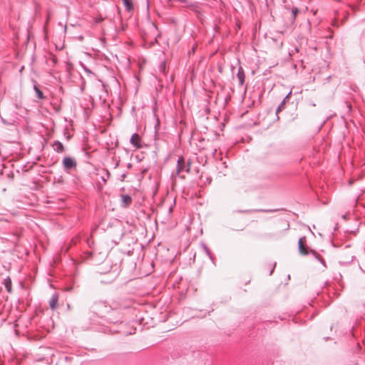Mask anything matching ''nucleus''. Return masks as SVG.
Returning <instances> with one entry per match:
<instances>
[{
  "mask_svg": "<svg viewBox=\"0 0 365 365\" xmlns=\"http://www.w3.org/2000/svg\"><path fill=\"white\" fill-rule=\"evenodd\" d=\"M202 247H203V249H204L205 252H206L207 255V256H208L211 259H212L211 252H210V250L207 248V247L205 244H203V245H202Z\"/></svg>",
  "mask_w": 365,
  "mask_h": 365,
  "instance_id": "13",
  "label": "nucleus"
},
{
  "mask_svg": "<svg viewBox=\"0 0 365 365\" xmlns=\"http://www.w3.org/2000/svg\"><path fill=\"white\" fill-rule=\"evenodd\" d=\"M237 77L239 80L240 86H242L245 83V74L243 68L241 66L238 69V71L237 73Z\"/></svg>",
  "mask_w": 365,
  "mask_h": 365,
  "instance_id": "8",
  "label": "nucleus"
},
{
  "mask_svg": "<svg viewBox=\"0 0 365 365\" xmlns=\"http://www.w3.org/2000/svg\"><path fill=\"white\" fill-rule=\"evenodd\" d=\"M34 89L35 92H36V91H38V90H40L36 85H34Z\"/></svg>",
  "mask_w": 365,
  "mask_h": 365,
  "instance_id": "20",
  "label": "nucleus"
},
{
  "mask_svg": "<svg viewBox=\"0 0 365 365\" xmlns=\"http://www.w3.org/2000/svg\"><path fill=\"white\" fill-rule=\"evenodd\" d=\"M304 240L305 237H301L298 241L299 252L302 255H307L309 254V247L306 245H304Z\"/></svg>",
  "mask_w": 365,
  "mask_h": 365,
  "instance_id": "4",
  "label": "nucleus"
},
{
  "mask_svg": "<svg viewBox=\"0 0 365 365\" xmlns=\"http://www.w3.org/2000/svg\"><path fill=\"white\" fill-rule=\"evenodd\" d=\"M166 69L165 63L161 62L159 66V71L162 73H165Z\"/></svg>",
  "mask_w": 365,
  "mask_h": 365,
  "instance_id": "14",
  "label": "nucleus"
},
{
  "mask_svg": "<svg viewBox=\"0 0 365 365\" xmlns=\"http://www.w3.org/2000/svg\"><path fill=\"white\" fill-rule=\"evenodd\" d=\"M58 302V294L57 292H54L52 294V297L49 301V306L52 310H54L56 309Z\"/></svg>",
  "mask_w": 365,
  "mask_h": 365,
  "instance_id": "7",
  "label": "nucleus"
},
{
  "mask_svg": "<svg viewBox=\"0 0 365 365\" xmlns=\"http://www.w3.org/2000/svg\"><path fill=\"white\" fill-rule=\"evenodd\" d=\"M190 163H188L187 165H185V160L182 156L178 158L177 160V166H176V175H179L181 172L186 171L187 173L190 172Z\"/></svg>",
  "mask_w": 365,
  "mask_h": 365,
  "instance_id": "1",
  "label": "nucleus"
},
{
  "mask_svg": "<svg viewBox=\"0 0 365 365\" xmlns=\"http://www.w3.org/2000/svg\"><path fill=\"white\" fill-rule=\"evenodd\" d=\"M3 284L5 287V288L6 289L7 292L9 293H11L12 291V283H11V279H10V277H7L6 279H4Z\"/></svg>",
  "mask_w": 365,
  "mask_h": 365,
  "instance_id": "9",
  "label": "nucleus"
},
{
  "mask_svg": "<svg viewBox=\"0 0 365 365\" xmlns=\"http://www.w3.org/2000/svg\"><path fill=\"white\" fill-rule=\"evenodd\" d=\"M292 94V91H290L286 96L285 98H284V101H286L287 98H289V96H291Z\"/></svg>",
  "mask_w": 365,
  "mask_h": 365,
  "instance_id": "19",
  "label": "nucleus"
},
{
  "mask_svg": "<svg viewBox=\"0 0 365 365\" xmlns=\"http://www.w3.org/2000/svg\"><path fill=\"white\" fill-rule=\"evenodd\" d=\"M273 271H274V267H273V268L272 269V270L270 271V273H269V274H270V275L272 274Z\"/></svg>",
  "mask_w": 365,
  "mask_h": 365,
  "instance_id": "23",
  "label": "nucleus"
},
{
  "mask_svg": "<svg viewBox=\"0 0 365 365\" xmlns=\"http://www.w3.org/2000/svg\"><path fill=\"white\" fill-rule=\"evenodd\" d=\"M130 142L135 148L138 149L141 148V145L140 144V137L138 133H133L131 135Z\"/></svg>",
  "mask_w": 365,
  "mask_h": 365,
  "instance_id": "6",
  "label": "nucleus"
},
{
  "mask_svg": "<svg viewBox=\"0 0 365 365\" xmlns=\"http://www.w3.org/2000/svg\"><path fill=\"white\" fill-rule=\"evenodd\" d=\"M132 199L131 197L128 195H122V202L125 205L128 206L131 203Z\"/></svg>",
  "mask_w": 365,
  "mask_h": 365,
  "instance_id": "11",
  "label": "nucleus"
},
{
  "mask_svg": "<svg viewBox=\"0 0 365 365\" xmlns=\"http://www.w3.org/2000/svg\"><path fill=\"white\" fill-rule=\"evenodd\" d=\"M125 177H126V174H125V173H124V174H123V175H121V180H123L125 178Z\"/></svg>",
  "mask_w": 365,
  "mask_h": 365,
  "instance_id": "21",
  "label": "nucleus"
},
{
  "mask_svg": "<svg viewBox=\"0 0 365 365\" xmlns=\"http://www.w3.org/2000/svg\"><path fill=\"white\" fill-rule=\"evenodd\" d=\"M67 307H68V309H71V307H70V305H69V304H68Z\"/></svg>",
  "mask_w": 365,
  "mask_h": 365,
  "instance_id": "26",
  "label": "nucleus"
},
{
  "mask_svg": "<svg viewBox=\"0 0 365 365\" xmlns=\"http://www.w3.org/2000/svg\"><path fill=\"white\" fill-rule=\"evenodd\" d=\"M36 96H37L38 98H39V99H43L44 98L43 93V92L41 90L36 91Z\"/></svg>",
  "mask_w": 365,
  "mask_h": 365,
  "instance_id": "16",
  "label": "nucleus"
},
{
  "mask_svg": "<svg viewBox=\"0 0 365 365\" xmlns=\"http://www.w3.org/2000/svg\"><path fill=\"white\" fill-rule=\"evenodd\" d=\"M96 309L101 314H106L109 312L111 309L110 306L106 304V302L100 301L96 304Z\"/></svg>",
  "mask_w": 365,
  "mask_h": 365,
  "instance_id": "3",
  "label": "nucleus"
},
{
  "mask_svg": "<svg viewBox=\"0 0 365 365\" xmlns=\"http://www.w3.org/2000/svg\"><path fill=\"white\" fill-rule=\"evenodd\" d=\"M298 12H299V10H298V9H297V8H294V9H292V15H293V18H294V19H295V17H296V16H297V13H298Z\"/></svg>",
  "mask_w": 365,
  "mask_h": 365,
  "instance_id": "17",
  "label": "nucleus"
},
{
  "mask_svg": "<svg viewBox=\"0 0 365 365\" xmlns=\"http://www.w3.org/2000/svg\"><path fill=\"white\" fill-rule=\"evenodd\" d=\"M123 5L125 9L128 11H131L133 10V4L132 0H122Z\"/></svg>",
  "mask_w": 365,
  "mask_h": 365,
  "instance_id": "10",
  "label": "nucleus"
},
{
  "mask_svg": "<svg viewBox=\"0 0 365 365\" xmlns=\"http://www.w3.org/2000/svg\"><path fill=\"white\" fill-rule=\"evenodd\" d=\"M311 252L317 259H318L324 266H326L324 260L321 258L314 250H312Z\"/></svg>",
  "mask_w": 365,
  "mask_h": 365,
  "instance_id": "12",
  "label": "nucleus"
},
{
  "mask_svg": "<svg viewBox=\"0 0 365 365\" xmlns=\"http://www.w3.org/2000/svg\"><path fill=\"white\" fill-rule=\"evenodd\" d=\"M51 146L53 147L55 152L58 153H62L65 151L64 145L62 143H61L58 140H55L52 144Z\"/></svg>",
  "mask_w": 365,
  "mask_h": 365,
  "instance_id": "5",
  "label": "nucleus"
},
{
  "mask_svg": "<svg viewBox=\"0 0 365 365\" xmlns=\"http://www.w3.org/2000/svg\"><path fill=\"white\" fill-rule=\"evenodd\" d=\"M83 68L84 71H85L87 73H88V74H93V73H92V72H91L88 68H87L86 66H83Z\"/></svg>",
  "mask_w": 365,
  "mask_h": 365,
  "instance_id": "18",
  "label": "nucleus"
},
{
  "mask_svg": "<svg viewBox=\"0 0 365 365\" xmlns=\"http://www.w3.org/2000/svg\"><path fill=\"white\" fill-rule=\"evenodd\" d=\"M284 104H285V101L283 100L282 101V103H280V105L278 106V108H277V110H276V113L277 114L281 110H282L284 108Z\"/></svg>",
  "mask_w": 365,
  "mask_h": 365,
  "instance_id": "15",
  "label": "nucleus"
},
{
  "mask_svg": "<svg viewBox=\"0 0 365 365\" xmlns=\"http://www.w3.org/2000/svg\"><path fill=\"white\" fill-rule=\"evenodd\" d=\"M242 212H250V210H244V211H242Z\"/></svg>",
  "mask_w": 365,
  "mask_h": 365,
  "instance_id": "24",
  "label": "nucleus"
},
{
  "mask_svg": "<svg viewBox=\"0 0 365 365\" xmlns=\"http://www.w3.org/2000/svg\"><path fill=\"white\" fill-rule=\"evenodd\" d=\"M131 167V164L130 163H128V168H130Z\"/></svg>",
  "mask_w": 365,
  "mask_h": 365,
  "instance_id": "25",
  "label": "nucleus"
},
{
  "mask_svg": "<svg viewBox=\"0 0 365 365\" xmlns=\"http://www.w3.org/2000/svg\"><path fill=\"white\" fill-rule=\"evenodd\" d=\"M62 164L65 170L74 169L77 165L76 160L73 158L69 156L63 158Z\"/></svg>",
  "mask_w": 365,
  "mask_h": 365,
  "instance_id": "2",
  "label": "nucleus"
},
{
  "mask_svg": "<svg viewBox=\"0 0 365 365\" xmlns=\"http://www.w3.org/2000/svg\"><path fill=\"white\" fill-rule=\"evenodd\" d=\"M106 175H107V177H108V178H109V177H110V173H109L108 170H107Z\"/></svg>",
  "mask_w": 365,
  "mask_h": 365,
  "instance_id": "22",
  "label": "nucleus"
}]
</instances>
